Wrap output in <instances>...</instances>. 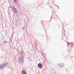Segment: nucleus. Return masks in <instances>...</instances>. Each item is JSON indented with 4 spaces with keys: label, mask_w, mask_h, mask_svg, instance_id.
I'll use <instances>...</instances> for the list:
<instances>
[{
    "label": "nucleus",
    "mask_w": 74,
    "mask_h": 74,
    "mask_svg": "<svg viewBox=\"0 0 74 74\" xmlns=\"http://www.w3.org/2000/svg\"><path fill=\"white\" fill-rule=\"evenodd\" d=\"M22 74H27L24 71H23L22 72Z\"/></svg>",
    "instance_id": "obj_5"
},
{
    "label": "nucleus",
    "mask_w": 74,
    "mask_h": 74,
    "mask_svg": "<svg viewBox=\"0 0 74 74\" xmlns=\"http://www.w3.org/2000/svg\"><path fill=\"white\" fill-rule=\"evenodd\" d=\"M67 43H69V44H68V46L69 45H70V43H69L68 42H67Z\"/></svg>",
    "instance_id": "obj_8"
},
{
    "label": "nucleus",
    "mask_w": 74,
    "mask_h": 74,
    "mask_svg": "<svg viewBox=\"0 0 74 74\" xmlns=\"http://www.w3.org/2000/svg\"><path fill=\"white\" fill-rule=\"evenodd\" d=\"M13 11L15 14L17 13V12H16V9H15V8L14 9Z\"/></svg>",
    "instance_id": "obj_4"
},
{
    "label": "nucleus",
    "mask_w": 74,
    "mask_h": 74,
    "mask_svg": "<svg viewBox=\"0 0 74 74\" xmlns=\"http://www.w3.org/2000/svg\"><path fill=\"white\" fill-rule=\"evenodd\" d=\"M14 1L15 3H17V0H14Z\"/></svg>",
    "instance_id": "obj_6"
},
{
    "label": "nucleus",
    "mask_w": 74,
    "mask_h": 74,
    "mask_svg": "<svg viewBox=\"0 0 74 74\" xmlns=\"http://www.w3.org/2000/svg\"><path fill=\"white\" fill-rule=\"evenodd\" d=\"M38 67L39 69H41L42 67V66L40 63H39L38 65Z\"/></svg>",
    "instance_id": "obj_2"
},
{
    "label": "nucleus",
    "mask_w": 74,
    "mask_h": 74,
    "mask_svg": "<svg viewBox=\"0 0 74 74\" xmlns=\"http://www.w3.org/2000/svg\"><path fill=\"white\" fill-rule=\"evenodd\" d=\"M73 47V44H71V47Z\"/></svg>",
    "instance_id": "obj_7"
},
{
    "label": "nucleus",
    "mask_w": 74,
    "mask_h": 74,
    "mask_svg": "<svg viewBox=\"0 0 74 74\" xmlns=\"http://www.w3.org/2000/svg\"><path fill=\"white\" fill-rule=\"evenodd\" d=\"M4 42H5H5H7L5 41Z\"/></svg>",
    "instance_id": "obj_9"
},
{
    "label": "nucleus",
    "mask_w": 74,
    "mask_h": 74,
    "mask_svg": "<svg viewBox=\"0 0 74 74\" xmlns=\"http://www.w3.org/2000/svg\"><path fill=\"white\" fill-rule=\"evenodd\" d=\"M19 60L21 61V63H23V57H20L19 59Z\"/></svg>",
    "instance_id": "obj_1"
},
{
    "label": "nucleus",
    "mask_w": 74,
    "mask_h": 74,
    "mask_svg": "<svg viewBox=\"0 0 74 74\" xmlns=\"http://www.w3.org/2000/svg\"><path fill=\"white\" fill-rule=\"evenodd\" d=\"M5 66H5V65L4 64L3 65H2L1 66V69H3V67H5Z\"/></svg>",
    "instance_id": "obj_3"
}]
</instances>
